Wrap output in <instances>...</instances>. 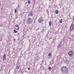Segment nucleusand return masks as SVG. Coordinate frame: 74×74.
I'll return each instance as SVG.
<instances>
[{
    "instance_id": "1",
    "label": "nucleus",
    "mask_w": 74,
    "mask_h": 74,
    "mask_svg": "<svg viewBox=\"0 0 74 74\" xmlns=\"http://www.w3.org/2000/svg\"><path fill=\"white\" fill-rule=\"evenodd\" d=\"M68 69L67 66H65L62 67L61 68V70L62 72L63 73H68Z\"/></svg>"
},
{
    "instance_id": "2",
    "label": "nucleus",
    "mask_w": 74,
    "mask_h": 74,
    "mask_svg": "<svg viewBox=\"0 0 74 74\" xmlns=\"http://www.w3.org/2000/svg\"><path fill=\"white\" fill-rule=\"evenodd\" d=\"M27 21V23L28 24H31V23H33V20L30 18H29L28 19Z\"/></svg>"
},
{
    "instance_id": "3",
    "label": "nucleus",
    "mask_w": 74,
    "mask_h": 74,
    "mask_svg": "<svg viewBox=\"0 0 74 74\" xmlns=\"http://www.w3.org/2000/svg\"><path fill=\"white\" fill-rule=\"evenodd\" d=\"M38 23H42L43 21V18L42 17H40L38 19Z\"/></svg>"
},
{
    "instance_id": "4",
    "label": "nucleus",
    "mask_w": 74,
    "mask_h": 74,
    "mask_svg": "<svg viewBox=\"0 0 74 74\" xmlns=\"http://www.w3.org/2000/svg\"><path fill=\"white\" fill-rule=\"evenodd\" d=\"M74 22H73V23L72 24V25H71V27L70 29V30L71 31H72V30H73L74 29V25H73V23Z\"/></svg>"
},
{
    "instance_id": "5",
    "label": "nucleus",
    "mask_w": 74,
    "mask_h": 74,
    "mask_svg": "<svg viewBox=\"0 0 74 74\" xmlns=\"http://www.w3.org/2000/svg\"><path fill=\"white\" fill-rule=\"evenodd\" d=\"M69 56H72L73 55V52L70 51L69 52Z\"/></svg>"
},
{
    "instance_id": "6",
    "label": "nucleus",
    "mask_w": 74,
    "mask_h": 74,
    "mask_svg": "<svg viewBox=\"0 0 74 74\" xmlns=\"http://www.w3.org/2000/svg\"><path fill=\"white\" fill-rule=\"evenodd\" d=\"M15 27H16L17 28H15V29H16V30H19V25L18 24H16L15 25Z\"/></svg>"
},
{
    "instance_id": "7",
    "label": "nucleus",
    "mask_w": 74,
    "mask_h": 74,
    "mask_svg": "<svg viewBox=\"0 0 74 74\" xmlns=\"http://www.w3.org/2000/svg\"><path fill=\"white\" fill-rule=\"evenodd\" d=\"M5 57H6V55L5 54L3 55V60H5L6 59Z\"/></svg>"
},
{
    "instance_id": "8",
    "label": "nucleus",
    "mask_w": 74,
    "mask_h": 74,
    "mask_svg": "<svg viewBox=\"0 0 74 74\" xmlns=\"http://www.w3.org/2000/svg\"><path fill=\"white\" fill-rule=\"evenodd\" d=\"M28 15L29 16H32L33 14H32V13L29 12V13Z\"/></svg>"
},
{
    "instance_id": "9",
    "label": "nucleus",
    "mask_w": 74,
    "mask_h": 74,
    "mask_svg": "<svg viewBox=\"0 0 74 74\" xmlns=\"http://www.w3.org/2000/svg\"><path fill=\"white\" fill-rule=\"evenodd\" d=\"M64 62L65 63H69V60H64Z\"/></svg>"
},
{
    "instance_id": "10",
    "label": "nucleus",
    "mask_w": 74,
    "mask_h": 74,
    "mask_svg": "<svg viewBox=\"0 0 74 74\" xmlns=\"http://www.w3.org/2000/svg\"><path fill=\"white\" fill-rule=\"evenodd\" d=\"M51 55H52V53H50L48 54V56L49 57H51Z\"/></svg>"
},
{
    "instance_id": "11",
    "label": "nucleus",
    "mask_w": 74,
    "mask_h": 74,
    "mask_svg": "<svg viewBox=\"0 0 74 74\" xmlns=\"http://www.w3.org/2000/svg\"><path fill=\"white\" fill-rule=\"evenodd\" d=\"M62 20H63V19H61L60 20V23H62L63 22V21Z\"/></svg>"
},
{
    "instance_id": "12",
    "label": "nucleus",
    "mask_w": 74,
    "mask_h": 74,
    "mask_svg": "<svg viewBox=\"0 0 74 74\" xmlns=\"http://www.w3.org/2000/svg\"><path fill=\"white\" fill-rule=\"evenodd\" d=\"M16 69H19V66L17 65L16 66Z\"/></svg>"
},
{
    "instance_id": "13",
    "label": "nucleus",
    "mask_w": 74,
    "mask_h": 74,
    "mask_svg": "<svg viewBox=\"0 0 74 74\" xmlns=\"http://www.w3.org/2000/svg\"><path fill=\"white\" fill-rule=\"evenodd\" d=\"M60 46V44H59L58 45V48H60V46Z\"/></svg>"
},
{
    "instance_id": "14",
    "label": "nucleus",
    "mask_w": 74,
    "mask_h": 74,
    "mask_svg": "<svg viewBox=\"0 0 74 74\" xmlns=\"http://www.w3.org/2000/svg\"><path fill=\"white\" fill-rule=\"evenodd\" d=\"M14 33H16L18 32V31L16 30L15 29L14 30Z\"/></svg>"
},
{
    "instance_id": "15",
    "label": "nucleus",
    "mask_w": 74,
    "mask_h": 74,
    "mask_svg": "<svg viewBox=\"0 0 74 74\" xmlns=\"http://www.w3.org/2000/svg\"><path fill=\"white\" fill-rule=\"evenodd\" d=\"M49 24L50 26H51V25H52V23H51V21H50L49 22Z\"/></svg>"
},
{
    "instance_id": "16",
    "label": "nucleus",
    "mask_w": 74,
    "mask_h": 74,
    "mask_svg": "<svg viewBox=\"0 0 74 74\" xmlns=\"http://www.w3.org/2000/svg\"><path fill=\"white\" fill-rule=\"evenodd\" d=\"M59 13V11L58 10H56V14H58Z\"/></svg>"
},
{
    "instance_id": "17",
    "label": "nucleus",
    "mask_w": 74,
    "mask_h": 74,
    "mask_svg": "<svg viewBox=\"0 0 74 74\" xmlns=\"http://www.w3.org/2000/svg\"><path fill=\"white\" fill-rule=\"evenodd\" d=\"M51 69H52V68H51V67H49V70H51Z\"/></svg>"
},
{
    "instance_id": "18",
    "label": "nucleus",
    "mask_w": 74,
    "mask_h": 74,
    "mask_svg": "<svg viewBox=\"0 0 74 74\" xmlns=\"http://www.w3.org/2000/svg\"><path fill=\"white\" fill-rule=\"evenodd\" d=\"M28 4H30V1L29 0H28Z\"/></svg>"
},
{
    "instance_id": "19",
    "label": "nucleus",
    "mask_w": 74,
    "mask_h": 74,
    "mask_svg": "<svg viewBox=\"0 0 74 74\" xmlns=\"http://www.w3.org/2000/svg\"><path fill=\"white\" fill-rule=\"evenodd\" d=\"M14 12H15V13L16 14V9L15 10Z\"/></svg>"
},
{
    "instance_id": "20",
    "label": "nucleus",
    "mask_w": 74,
    "mask_h": 74,
    "mask_svg": "<svg viewBox=\"0 0 74 74\" xmlns=\"http://www.w3.org/2000/svg\"><path fill=\"white\" fill-rule=\"evenodd\" d=\"M28 70H30V67H29L28 68Z\"/></svg>"
},
{
    "instance_id": "21",
    "label": "nucleus",
    "mask_w": 74,
    "mask_h": 74,
    "mask_svg": "<svg viewBox=\"0 0 74 74\" xmlns=\"http://www.w3.org/2000/svg\"><path fill=\"white\" fill-rule=\"evenodd\" d=\"M18 9V7H17L16 8V9Z\"/></svg>"
},
{
    "instance_id": "22",
    "label": "nucleus",
    "mask_w": 74,
    "mask_h": 74,
    "mask_svg": "<svg viewBox=\"0 0 74 74\" xmlns=\"http://www.w3.org/2000/svg\"><path fill=\"white\" fill-rule=\"evenodd\" d=\"M14 41H15V40L14 39Z\"/></svg>"
},
{
    "instance_id": "23",
    "label": "nucleus",
    "mask_w": 74,
    "mask_h": 74,
    "mask_svg": "<svg viewBox=\"0 0 74 74\" xmlns=\"http://www.w3.org/2000/svg\"><path fill=\"white\" fill-rule=\"evenodd\" d=\"M18 7H19V5H18Z\"/></svg>"
}]
</instances>
